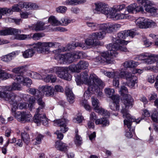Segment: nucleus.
Wrapping results in <instances>:
<instances>
[{"label":"nucleus","instance_id":"48","mask_svg":"<svg viewBox=\"0 0 158 158\" xmlns=\"http://www.w3.org/2000/svg\"><path fill=\"white\" fill-rule=\"evenodd\" d=\"M110 109L114 111H117L119 110V106L118 102H111L110 104Z\"/></svg>","mask_w":158,"mask_h":158},{"label":"nucleus","instance_id":"27","mask_svg":"<svg viewBox=\"0 0 158 158\" xmlns=\"http://www.w3.org/2000/svg\"><path fill=\"white\" fill-rule=\"evenodd\" d=\"M109 15L110 16V18H112L114 20L126 19L128 16V15L126 14H117L116 13L109 14Z\"/></svg>","mask_w":158,"mask_h":158},{"label":"nucleus","instance_id":"21","mask_svg":"<svg viewBox=\"0 0 158 158\" xmlns=\"http://www.w3.org/2000/svg\"><path fill=\"white\" fill-rule=\"evenodd\" d=\"M141 119H135V120L134 121H129V127H127V125L125 124L124 123V125L126 126L129 129V130L130 132H127L125 134L126 136L128 138H131L132 136V132L134 133V132L135 130V127H133L132 125V124L133 122H135V124L138 123L140 122ZM131 120V119H130Z\"/></svg>","mask_w":158,"mask_h":158},{"label":"nucleus","instance_id":"1","mask_svg":"<svg viewBox=\"0 0 158 158\" xmlns=\"http://www.w3.org/2000/svg\"><path fill=\"white\" fill-rule=\"evenodd\" d=\"M127 37V31L125 30L118 33L117 37H112L113 43L110 44L106 46L108 51L102 53L101 56L98 57V58L100 62H102L103 60L108 63H111L113 62V57L118 55V51H127V49L125 45H127L128 42L122 40V39H125Z\"/></svg>","mask_w":158,"mask_h":158},{"label":"nucleus","instance_id":"54","mask_svg":"<svg viewBox=\"0 0 158 158\" xmlns=\"http://www.w3.org/2000/svg\"><path fill=\"white\" fill-rule=\"evenodd\" d=\"M23 66H19L16 67L13 69L12 72L15 74H20V73H23L21 70L23 69Z\"/></svg>","mask_w":158,"mask_h":158},{"label":"nucleus","instance_id":"37","mask_svg":"<svg viewBox=\"0 0 158 158\" xmlns=\"http://www.w3.org/2000/svg\"><path fill=\"white\" fill-rule=\"evenodd\" d=\"M94 110L96 112L106 117H109L110 115V113L107 110H104L101 107L99 106Z\"/></svg>","mask_w":158,"mask_h":158},{"label":"nucleus","instance_id":"26","mask_svg":"<svg viewBox=\"0 0 158 158\" xmlns=\"http://www.w3.org/2000/svg\"><path fill=\"white\" fill-rule=\"evenodd\" d=\"M43 96V95L42 94L41 95H40L39 96L36 98H35L37 101V103L39 106L36 110H37V112L38 111H42V110H41L44 108L45 106V103L42 100Z\"/></svg>","mask_w":158,"mask_h":158},{"label":"nucleus","instance_id":"14","mask_svg":"<svg viewBox=\"0 0 158 158\" xmlns=\"http://www.w3.org/2000/svg\"><path fill=\"white\" fill-rule=\"evenodd\" d=\"M139 2L142 5L144 9L147 12L150 13L153 15H155L157 12V8L152 6V4L149 0H140Z\"/></svg>","mask_w":158,"mask_h":158},{"label":"nucleus","instance_id":"57","mask_svg":"<svg viewBox=\"0 0 158 158\" xmlns=\"http://www.w3.org/2000/svg\"><path fill=\"white\" fill-rule=\"evenodd\" d=\"M158 117V110L154 111L151 115V118L152 120L155 122H157Z\"/></svg>","mask_w":158,"mask_h":158},{"label":"nucleus","instance_id":"9","mask_svg":"<svg viewBox=\"0 0 158 158\" xmlns=\"http://www.w3.org/2000/svg\"><path fill=\"white\" fill-rule=\"evenodd\" d=\"M136 26L140 28H147L153 27L156 25V23L143 17H139L135 21Z\"/></svg>","mask_w":158,"mask_h":158},{"label":"nucleus","instance_id":"49","mask_svg":"<svg viewBox=\"0 0 158 158\" xmlns=\"http://www.w3.org/2000/svg\"><path fill=\"white\" fill-rule=\"evenodd\" d=\"M66 63H71L73 61L71 52L64 54Z\"/></svg>","mask_w":158,"mask_h":158},{"label":"nucleus","instance_id":"15","mask_svg":"<svg viewBox=\"0 0 158 158\" xmlns=\"http://www.w3.org/2000/svg\"><path fill=\"white\" fill-rule=\"evenodd\" d=\"M94 5L96 11L106 15H109L110 8L107 4L103 2H98L95 3Z\"/></svg>","mask_w":158,"mask_h":158},{"label":"nucleus","instance_id":"28","mask_svg":"<svg viewBox=\"0 0 158 158\" xmlns=\"http://www.w3.org/2000/svg\"><path fill=\"white\" fill-rule=\"evenodd\" d=\"M55 147L57 149L66 152L67 151L68 146L65 143L61 141H57L56 143Z\"/></svg>","mask_w":158,"mask_h":158},{"label":"nucleus","instance_id":"64","mask_svg":"<svg viewBox=\"0 0 158 158\" xmlns=\"http://www.w3.org/2000/svg\"><path fill=\"white\" fill-rule=\"evenodd\" d=\"M54 31H59L61 32H64L67 31L68 30L67 29L60 27H56L54 28Z\"/></svg>","mask_w":158,"mask_h":158},{"label":"nucleus","instance_id":"22","mask_svg":"<svg viewBox=\"0 0 158 158\" xmlns=\"http://www.w3.org/2000/svg\"><path fill=\"white\" fill-rule=\"evenodd\" d=\"M65 92L67 96V99L68 102L70 104L73 103L74 102L75 97L73 92L69 86H66L65 88Z\"/></svg>","mask_w":158,"mask_h":158},{"label":"nucleus","instance_id":"62","mask_svg":"<svg viewBox=\"0 0 158 158\" xmlns=\"http://www.w3.org/2000/svg\"><path fill=\"white\" fill-rule=\"evenodd\" d=\"M83 119V117L81 115L77 116L76 118L73 119V121L74 123H81Z\"/></svg>","mask_w":158,"mask_h":158},{"label":"nucleus","instance_id":"52","mask_svg":"<svg viewBox=\"0 0 158 158\" xmlns=\"http://www.w3.org/2000/svg\"><path fill=\"white\" fill-rule=\"evenodd\" d=\"M136 3L131 4L127 7V10L129 13H133L135 12Z\"/></svg>","mask_w":158,"mask_h":158},{"label":"nucleus","instance_id":"47","mask_svg":"<svg viewBox=\"0 0 158 158\" xmlns=\"http://www.w3.org/2000/svg\"><path fill=\"white\" fill-rule=\"evenodd\" d=\"M97 117L94 112H92L90 115V118L91 120V123H89V128L91 127H94V122L97 118Z\"/></svg>","mask_w":158,"mask_h":158},{"label":"nucleus","instance_id":"25","mask_svg":"<svg viewBox=\"0 0 158 158\" xmlns=\"http://www.w3.org/2000/svg\"><path fill=\"white\" fill-rule=\"evenodd\" d=\"M18 54L19 52L17 51L13 52L7 55L2 56L1 57V60L5 62H9L12 60L13 57Z\"/></svg>","mask_w":158,"mask_h":158},{"label":"nucleus","instance_id":"13","mask_svg":"<svg viewBox=\"0 0 158 158\" xmlns=\"http://www.w3.org/2000/svg\"><path fill=\"white\" fill-rule=\"evenodd\" d=\"M15 116L18 121L23 123L30 122L32 118L30 113L26 111L18 112L15 113Z\"/></svg>","mask_w":158,"mask_h":158},{"label":"nucleus","instance_id":"16","mask_svg":"<svg viewBox=\"0 0 158 158\" xmlns=\"http://www.w3.org/2000/svg\"><path fill=\"white\" fill-rule=\"evenodd\" d=\"M33 119L34 122L37 123H42L43 125L46 126L48 125V122L45 115L42 114L41 111L36 110V113Z\"/></svg>","mask_w":158,"mask_h":158},{"label":"nucleus","instance_id":"2","mask_svg":"<svg viewBox=\"0 0 158 158\" xmlns=\"http://www.w3.org/2000/svg\"><path fill=\"white\" fill-rule=\"evenodd\" d=\"M121 27L118 24L110 23L101 24L99 26V32L93 33L89 39V46L97 44V40L102 39L105 36L106 33H111L118 30Z\"/></svg>","mask_w":158,"mask_h":158},{"label":"nucleus","instance_id":"60","mask_svg":"<svg viewBox=\"0 0 158 158\" xmlns=\"http://www.w3.org/2000/svg\"><path fill=\"white\" fill-rule=\"evenodd\" d=\"M119 92L121 95L123 97H125V94H127L128 92L127 88L125 86H122L121 87Z\"/></svg>","mask_w":158,"mask_h":158},{"label":"nucleus","instance_id":"7","mask_svg":"<svg viewBox=\"0 0 158 158\" xmlns=\"http://www.w3.org/2000/svg\"><path fill=\"white\" fill-rule=\"evenodd\" d=\"M0 98H3L12 105L11 110L15 112L17 108V102L21 99L20 97L15 94L4 90L0 91Z\"/></svg>","mask_w":158,"mask_h":158},{"label":"nucleus","instance_id":"56","mask_svg":"<svg viewBox=\"0 0 158 158\" xmlns=\"http://www.w3.org/2000/svg\"><path fill=\"white\" fill-rule=\"evenodd\" d=\"M67 10V8L65 6H59L56 8V10L57 13H64Z\"/></svg>","mask_w":158,"mask_h":158},{"label":"nucleus","instance_id":"36","mask_svg":"<svg viewBox=\"0 0 158 158\" xmlns=\"http://www.w3.org/2000/svg\"><path fill=\"white\" fill-rule=\"evenodd\" d=\"M2 67L0 66V78L2 80H6L10 78H12V75L5 72L2 69Z\"/></svg>","mask_w":158,"mask_h":158},{"label":"nucleus","instance_id":"42","mask_svg":"<svg viewBox=\"0 0 158 158\" xmlns=\"http://www.w3.org/2000/svg\"><path fill=\"white\" fill-rule=\"evenodd\" d=\"M29 92L31 94L35 95V98L42 94L38 90L33 88H29Z\"/></svg>","mask_w":158,"mask_h":158},{"label":"nucleus","instance_id":"50","mask_svg":"<svg viewBox=\"0 0 158 158\" xmlns=\"http://www.w3.org/2000/svg\"><path fill=\"white\" fill-rule=\"evenodd\" d=\"M91 100L92 105L94 107V109L99 106L100 105L99 101L96 98L92 97L91 98Z\"/></svg>","mask_w":158,"mask_h":158},{"label":"nucleus","instance_id":"11","mask_svg":"<svg viewBox=\"0 0 158 158\" xmlns=\"http://www.w3.org/2000/svg\"><path fill=\"white\" fill-rule=\"evenodd\" d=\"M89 66L87 61L81 60L76 64H73L69 66V69L73 72L78 73L81 69H85L87 68Z\"/></svg>","mask_w":158,"mask_h":158},{"label":"nucleus","instance_id":"41","mask_svg":"<svg viewBox=\"0 0 158 158\" xmlns=\"http://www.w3.org/2000/svg\"><path fill=\"white\" fill-rule=\"evenodd\" d=\"M48 20V22L53 26H56L60 24V22L54 16H50Z\"/></svg>","mask_w":158,"mask_h":158},{"label":"nucleus","instance_id":"45","mask_svg":"<svg viewBox=\"0 0 158 158\" xmlns=\"http://www.w3.org/2000/svg\"><path fill=\"white\" fill-rule=\"evenodd\" d=\"M73 61L77 59H79L81 58L82 55V52L80 51H74L71 52Z\"/></svg>","mask_w":158,"mask_h":158},{"label":"nucleus","instance_id":"12","mask_svg":"<svg viewBox=\"0 0 158 158\" xmlns=\"http://www.w3.org/2000/svg\"><path fill=\"white\" fill-rule=\"evenodd\" d=\"M32 47L40 53L48 52L50 51V46L49 42H38L36 44H33L32 45Z\"/></svg>","mask_w":158,"mask_h":158},{"label":"nucleus","instance_id":"3","mask_svg":"<svg viewBox=\"0 0 158 158\" xmlns=\"http://www.w3.org/2000/svg\"><path fill=\"white\" fill-rule=\"evenodd\" d=\"M77 85H80L82 83L88 85L87 90L84 94L83 98L80 102V104L83 106L87 110H89V106L88 100L89 99V71L85 70L81 73V77L77 75L75 79Z\"/></svg>","mask_w":158,"mask_h":158},{"label":"nucleus","instance_id":"10","mask_svg":"<svg viewBox=\"0 0 158 158\" xmlns=\"http://www.w3.org/2000/svg\"><path fill=\"white\" fill-rule=\"evenodd\" d=\"M157 58V56L148 53L140 54L138 57L139 60H143V62L147 64H150L155 62Z\"/></svg>","mask_w":158,"mask_h":158},{"label":"nucleus","instance_id":"34","mask_svg":"<svg viewBox=\"0 0 158 158\" xmlns=\"http://www.w3.org/2000/svg\"><path fill=\"white\" fill-rule=\"evenodd\" d=\"M72 49H74L73 44H68L65 47H62L60 48L57 49L55 51L56 52L59 53L65 52L67 51H70Z\"/></svg>","mask_w":158,"mask_h":158},{"label":"nucleus","instance_id":"31","mask_svg":"<svg viewBox=\"0 0 158 158\" xmlns=\"http://www.w3.org/2000/svg\"><path fill=\"white\" fill-rule=\"evenodd\" d=\"M125 6L124 4L120 5L117 6H114L113 7H110V14L116 13L118 11H120L123 9Z\"/></svg>","mask_w":158,"mask_h":158},{"label":"nucleus","instance_id":"29","mask_svg":"<svg viewBox=\"0 0 158 158\" xmlns=\"http://www.w3.org/2000/svg\"><path fill=\"white\" fill-rule=\"evenodd\" d=\"M85 0H67L64 2L65 5H77L85 2Z\"/></svg>","mask_w":158,"mask_h":158},{"label":"nucleus","instance_id":"30","mask_svg":"<svg viewBox=\"0 0 158 158\" xmlns=\"http://www.w3.org/2000/svg\"><path fill=\"white\" fill-rule=\"evenodd\" d=\"M74 48L76 47H81L84 50L88 48V46H89V41L87 39L85 41V43L79 42H75L74 44H73Z\"/></svg>","mask_w":158,"mask_h":158},{"label":"nucleus","instance_id":"32","mask_svg":"<svg viewBox=\"0 0 158 158\" xmlns=\"http://www.w3.org/2000/svg\"><path fill=\"white\" fill-rule=\"evenodd\" d=\"M15 29L9 28L0 31V35H14L15 31H16Z\"/></svg>","mask_w":158,"mask_h":158},{"label":"nucleus","instance_id":"8","mask_svg":"<svg viewBox=\"0 0 158 158\" xmlns=\"http://www.w3.org/2000/svg\"><path fill=\"white\" fill-rule=\"evenodd\" d=\"M51 73H55L59 77L68 81L70 80L71 75L68 73L67 67H56L50 69Z\"/></svg>","mask_w":158,"mask_h":158},{"label":"nucleus","instance_id":"46","mask_svg":"<svg viewBox=\"0 0 158 158\" xmlns=\"http://www.w3.org/2000/svg\"><path fill=\"white\" fill-rule=\"evenodd\" d=\"M24 6V8L26 9H36L38 8V6L35 4L27 2H24L23 4Z\"/></svg>","mask_w":158,"mask_h":158},{"label":"nucleus","instance_id":"17","mask_svg":"<svg viewBox=\"0 0 158 158\" xmlns=\"http://www.w3.org/2000/svg\"><path fill=\"white\" fill-rule=\"evenodd\" d=\"M68 120L65 118L57 119L54 121V125L60 127V131L63 133H65L68 130V128L66 127V124Z\"/></svg>","mask_w":158,"mask_h":158},{"label":"nucleus","instance_id":"44","mask_svg":"<svg viewBox=\"0 0 158 158\" xmlns=\"http://www.w3.org/2000/svg\"><path fill=\"white\" fill-rule=\"evenodd\" d=\"M21 138L23 142L26 144H28L30 140V138L28 134L26 132H24L21 134Z\"/></svg>","mask_w":158,"mask_h":158},{"label":"nucleus","instance_id":"35","mask_svg":"<svg viewBox=\"0 0 158 158\" xmlns=\"http://www.w3.org/2000/svg\"><path fill=\"white\" fill-rule=\"evenodd\" d=\"M23 75V73H20V74L12 75V78L13 79L15 82L20 84L23 82L24 78Z\"/></svg>","mask_w":158,"mask_h":158},{"label":"nucleus","instance_id":"55","mask_svg":"<svg viewBox=\"0 0 158 158\" xmlns=\"http://www.w3.org/2000/svg\"><path fill=\"white\" fill-rule=\"evenodd\" d=\"M31 35V38L34 40H39L41 38L44 36L43 33H35L32 36Z\"/></svg>","mask_w":158,"mask_h":158},{"label":"nucleus","instance_id":"6","mask_svg":"<svg viewBox=\"0 0 158 158\" xmlns=\"http://www.w3.org/2000/svg\"><path fill=\"white\" fill-rule=\"evenodd\" d=\"M104 83L95 74L92 73L89 75V92L95 94L98 96L102 97V93L100 90L99 87L105 86Z\"/></svg>","mask_w":158,"mask_h":158},{"label":"nucleus","instance_id":"58","mask_svg":"<svg viewBox=\"0 0 158 158\" xmlns=\"http://www.w3.org/2000/svg\"><path fill=\"white\" fill-rule=\"evenodd\" d=\"M62 22V25L64 26H66L68 24L70 23L72 20H71L69 18L65 17L61 19Z\"/></svg>","mask_w":158,"mask_h":158},{"label":"nucleus","instance_id":"63","mask_svg":"<svg viewBox=\"0 0 158 158\" xmlns=\"http://www.w3.org/2000/svg\"><path fill=\"white\" fill-rule=\"evenodd\" d=\"M127 34V36H129L133 38V37L136 35V33L135 31L132 30L126 31Z\"/></svg>","mask_w":158,"mask_h":158},{"label":"nucleus","instance_id":"4","mask_svg":"<svg viewBox=\"0 0 158 158\" xmlns=\"http://www.w3.org/2000/svg\"><path fill=\"white\" fill-rule=\"evenodd\" d=\"M125 97H123L124 99L123 103L124 106H122V109L121 112L123 114V116L125 119L124 120V122L125 124L127 125V127H129V121H134L135 120V119L131 116L128 112L129 108L132 107L133 104L134 100L131 96L127 94H125Z\"/></svg>","mask_w":158,"mask_h":158},{"label":"nucleus","instance_id":"59","mask_svg":"<svg viewBox=\"0 0 158 158\" xmlns=\"http://www.w3.org/2000/svg\"><path fill=\"white\" fill-rule=\"evenodd\" d=\"M23 84L24 85L29 86L32 84V82L31 79L28 78L26 77L24 78Z\"/></svg>","mask_w":158,"mask_h":158},{"label":"nucleus","instance_id":"19","mask_svg":"<svg viewBox=\"0 0 158 158\" xmlns=\"http://www.w3.org/2000/svg\"><path fill=\"white\" fill-rule=\"evenodd\" d=\"M40 90L47 97L52 96L54 94V89L51 86H42L40 88Z\"/></svg>","mask_w":158,"mask_h":158},{"label":"nucleus","instance_id":"20","mask_svg":"<svg viewBox=\"0 0 158 158\" xmlns=\"http://www.w3.org/2000/svg\"><path fill=\"white\" fill-rule=\"evenodd\" d=\"M16 31H15L14 35L15 36V39L19 40H24L26 39H30L31 38L32 34L29 35L20 34L21 33V31L19 29H16Z\"/></svg>","mask_w":158,"mask_h":158},{"label":"nucleus","instance_id":"40","mask_svg":"<svg viewBox=\"0 0 158 158\" xmlns=\"http://www.w3.org/2000/svg\"><path fill=\"white\" fill-rule=\"evenodd\" d=\"M65 58L64 54H59L55 57V59L61 64L66 63Z\"/></svg>","mask_w":158,"mask_h":158},{"label":"nucleus","instance_id":"61","mask_svg":"<svg viewBox=\"0 0 158 158\" xmlns=\"http://www.w3.org/2000/svg\"><path fill=\"white\" fill-rule=\"evenodd\" d=\"M93 30L95 31L98 29V25L97 23L93 22H89V27Z\"/></svg>","mask_w":158,"mask_h":158},{"label":"nucleus","instance_id":"43","mask_svg":"<svg viewBox=\"0 0 158 158\" xmlns=\"http://www.w3.org/2000/svg\"><path fill=\"white\" fill-rule=\"evenodd\" d=\"M101 72L106 76L109 78H113L118 73V72H109L103 69L101 70Z\"/></svg>","mask_w":158,"mask_h":158},{"label":"nucleus","instance_id":"23","mask_svg":"<svg viewBox=\"0 0 158 158\" xmlns=\"http://www.w3.org/2000/svg\"><path fill=\"white\" fill-rule=\"evenodd\" d=\"M21 87L20 84L15 82L13 83L11 87L10 86H3L2 90L10 92L12 90H20L21 89Z\"/></svg>","mask_w":158,"mask_h":158},{"label":"nucleus","instance_id":"5","mask_svg":"<svg viewBox=\"0 0 158 158\" xmlns=\"http://www.w3.org/2000/svg\"><path fill=\"white\" fill-rule=\"evenodd\" d=\"M119 77L126 79L128 82V85L131 88L133 87L137 82V77L134 73L127 71H122L119 74L118 73L113 77V85L116 87L118 86Z\"/></svg>","mask_w":158,"mask_h":158},{"label":"nucleus","instance_id":"51","mask_svg":"<svg viewBox=\"0 0 158 158\" xmlns=\"http://www.w3.org/2000/svg\"><path fill=\"white\" fill-rule=\"evenodd\" d=\"M104 91L106 96L110 98L114 94V90L113 89L107 88L105 89Z\"/></svg>","mask_w":158,"mask_h":158},{"label":"nucleus","instance_id":"24","mask_svg":"<svg viewBox=\"0 0 158 158\" xmlns=\"http://www.w3.org/2000/svg\"><path fill=\"white\" fill-rule=\"evenodd\" d=\"M31 44L29 45L31 46V48H29L24 52H22L23 56L25 58H29L32 57L35 52V49L32 47Z\"/></svg>","mask_w":158,"mask_h":158},{"label":"nucleus","instance_id":"53","mask_svg":"<svg viewBox=\"0 0 158 158\" xmlns=\"http://www.w3.org/2000/svg\"><path fill=\"white\" fill-rule=\"evenodd\" d=\"M74 142L75 144L77 146H80L82 143V138L78 134L76 135Z\"/></svg>","mask_w":158,"mask_h":158},{"label":"nucleus","instance_id":"18","mask_svg":"<svg viewBox=\"0 0 158 158\" xmlns=\"http://www.w3.org/2000/svg\"><path fill=\"white\" fill-rule=\"evenodd\" d=\"M20 9L18 7L17 5H15L12 7V9L6 7L1 8L0 7V19L2 18V15H4L7 14H10L12 12H19Z\"/></svg>","mask_w":158,"mask_h":158},{"label":"nucleus","instance_id":"38","mask_svg":"<svg viewBox=\"0 0 158 158\" xmlns=\"http://www.w3.org/2000/svg\"><path fill=\"white\" fill-rule=\"evenodd\" d=\"M138 64L137 62L131 60L126 61L124 63L123 65L125 67L132 68L136 67Z\"/></svg>","mask_w":158,"mask_h":158},{"label":"nucleus","instance_id":"39","mask_svg":"<svg viewBox=\"0 0 158 158\" xmlns=\"http://www.w3.org/2000/svg\"><path fill=\"white\" fill-rule=\"evenodd\" d=\"M44 81L46 82L51 81L52 83L55 82L56 80V77L55 75L52 74L48 75L44 79Z\"/></svg>","mask_w":158,"mask_h":158},{"label":"nucleus","instance_id":"33","mask_svg":"<svg viewBox=\"0 0 158 158\" xmlns=\"http://www.w3.org/2000/svg\"><path fill=\"white\" fill-rule=\"evenodd\" d=\"M44 23L38 22L36 24L32 25V29L36 31L43 30L45 29L44 26Z\"/></svg>","mask_w":158,"mask_h":158}]
</instances>
